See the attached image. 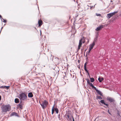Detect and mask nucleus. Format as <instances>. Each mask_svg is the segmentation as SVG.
<instances>
[{"instance_id":"nucleus-1","label":"nucleus","mask_w":121,"mask_h":121,"mask_svg":"<svg viewBox=\"0 0 121 121\" xmlns=\"http://www.w3.org/2000/svg\"><path fill=\"white\" fill-rule=\"evenodd\" d=\"M18 98L21 101L22 100H26L27 97L25 93L22 92L21 94H19V97H18Z\"/></svg>"},{"instance_id":"nucleus-2","label":"nucleus","mask_w":121,"mask_h":121,"mask_svg":"<svg viewBox=\"0 0 121 121\" xmlns=\"http://www.w3.org/2000/svg\"><path fill=\"white\" fill-rule=\"evenodd\" d=\"M39 103L41 105L42 108L43 109H45L47 105H48V102L46 100L42 101V102L39 101Z\"/></svg>"},{"instance_id":"nucleus-3","label":"nucleus","mask_w":121,"mask_h":121,"mask_svg":"<svg viewBox=\"0 0 121 121\" xmlns=\"http://www.w3.org/2000/svg\"><path fill=\"white\" fill-rule=\"evenodd\" d=\"M2 111L4 112H6L8 111H9L11 109L9 105H5L2 108Z\"/></svg>"},{"instance_id":"nucleus-4","label":"nucleus","mask_w":121,"mask_h":121,"mask_svg":"<svg viewBox=\"0 0 121 121\" xmlns=\"http://www.w3.org/2000/svg\"><path fill=\"white\" fill-rule=\"evenodd\" d=\"M84 38V37H83V38L79 40V45L78 46V50H79L80 49V47L82 44V43H84L85 42Z\"/></svg>"},{"instance_id":"nucleus-5","label":"nucleus","mask_w":121,"mask_h":121,"mask_svg":"<svg viewBox=\"0 0 121 121\" xmlns=\"http://www.w3.org/2000/svg\"><path fill=\"white\" fill-rule=\"evenodd\" d=\"M95 43L94 42H93V43L91 44L90 46V47L89 48V51L88 52H87L86 54H88L89 53L91 50L93 48V47L95 45Z\"/></svg>"},{"instance_id":"nucleus-6","label":"nucleus","mask_w":121,"mask_h":121,"mask_svg":"<svg viewBox=\"0 0 121 121\" xmlns=\"http://www.w3.org/2000/svg\"><path fill=\"white\" fill-rule=\"evenodd\" d=\"M118 11L114 12L113 13H110L107 14V16L108 18H110L111 17H112L115 14L117 13Z\"/></svg>"},{"instance_id":"nucleus-7","label":"nucleus","mask_w":121,"mask_h":121,"mask_svg":"<svg viewBox=\"0 0 121 121\" xmlns=\"http://www.w3.org/2000/svg\"><path fill=\"white\" fill-rule=\"evenodd\" d=\"M23 105V104L22 103V101H21L19 104H17V108H19L21 109H22L23 108L22 106Z\"/></svg>"},{"instance_id":"nucleus-8","label":"nucleus","mask_w":121,"mask_h":121,"mask_svg":"<svg viewBox=\"0 0 121 121\" xmlns=\"http://www.w3.org/2000/svg\"><path fill=\"white\" fill-rule=\"evenodd\" d=\"M107 99L110 103L114 102L115 101L113 99L109 97H108L107 98Z\"/></svg>"},{"instance_id":"nucleus-9","label":"nucleus","mask_w":121,"mask_h":121,"mask_svg":"<svg viewBox=\"0 0 121 121\" xmlns=\"http://www.w3.org/2000/svg\"><path fill=\"white\" fill-rule=\"evenodd\" d=\"M104 27V26L103 25H101L97 27L95 29L96 31H99L102 29Z\"/></svg>"},{"instance_id":"nucleus-10","label":"nucleus","mask_w":121,"mask_h":121,"mask_svg":"<svg viewBox=\"0 0 121 121\" xmlns=\"http://www.w3.org/2000/svg\"><path fill=\"white\" fill-rule=\"evenodd\" d=\"M73 116H70L66 117V118L67 120L68 121H72V118H73Z\"/></svg>"},{"instance_id":"nucleus-11","label":"nucleus","mask_w":121,"mask_h":121,"mask_svg":"<svg viewBox=\"0 0 121 121\" xmlns=\"http://www.w3.org/2000/svg\"><path fill=\"white\" fill-rule=\"evenodd\" d=\"M36 75L39 76L40 77H42L43 78L45 77L44 74L43 73H39L38 74H36Z\"/></svg>"},{"instance_id":"nucleus-12","label":"nucleus","mask_w":121,"mask_h":121,"mask_svg":"<svg viewBox=\"0 0 121 121\" xmlns=\"http://www.w3.org/2000/svg\"><path fill=\"white\" fill-rule=\"evenodd\" d=\"M100 102L102 104L105 105L107 107H108V104H106L105 103V101L104 100H101L100 101Z\"/></svg>"},{"instance_id":"nucleus-13","label":"nucleus","mask_w":121,"mask_h":121,"mask_svg":"<svg viewBox=\"0 0 121 121\" xmlns=\"http://www.w3.org/2000/svg\"><path fill=\"white\" fill-rule=\"evenodd\" d=\"M65 116L66 117L67 116H70L73 115H72L70 112L68 111L67 113H66V115H65Z\"/></svg>"},{"instance_id":"nucleus-14","label":"nucleus","mask_w":121,"mask_h":121,"mask_svg":"<svg viewBox=\"0 0 121 121\" xmlns=\"http://www.w3.org/2000/svg\"><path fill=\"white\" fill-rule=\"evenodd\" d=\"M33 96V95L31 92L29 93L28 94V96L29 98L32 97Z\"/></svg>"},{"instance_id":"nucleus-15","label":"nucleus","mask_w":121,"mask_h":121,"mask_svg":"<svg viewBox=\"0 0 121 121\" xmlns=\"http://www.w3.org/2000/svg\"><path fill=\"white\" fill-rule=\"evenodd\" d=\"M11 116H18V115L17 113L15 112H13L11 114Z\"/></svg>"},{"instance_id":"nucleus-16","label":"nucleus","mask_w":121,"mask_h":121,"mask_svg":"<svg viewBox=\"0 0 121 121\" xmlns=\"http://www.w3.org/2000/svg\"><path fill=\"white\" fill-rule=\"evenodd\" d=\"M96 91L97 92L99 95H101L102 96H103V95L101 93V92L100 91L98 90L97 89L96 90Z\"/></svg>"},{"instance_id":"nucleus-17","label":"nucleus","mask_w":121,"mask_h":121,"mask_svg":"<svg viewBox=\"0 0 121 121\" xmlns=\"http://www.w3.org/2000/svg\"><path fill=\"white\" fill-rule=\"evenodd\" d=\"M98 35H96L95 38L94 39L93 42H94V43H95V42L97 40V39L98 38Z\"/></svg>"},{"instance_id":"nucleus-18","label":"nucleus","mask_w":121,"mask_h":121,"mask_svg":"<svg viewBox=\"0 0 121 121\" xmlns=\"http://www.w3.org/2000/svg\"><path fill=\"white\" fill-rule=\"evenodd\" d=\"M19 100L17 98H16L15 99V102L16 103H18L19 102Z\"/></svg>"},{"instance_id":"nucleus-19","label":"nucleus","mask_w":121,"mask_h":121,"mask_svg":"<svg viewBox=\"0 0 121 121\" xmlns=\"http://www.w3.org/2000/svg\"><path fill=\"white\" fill-rule=\"evenodd\" d=\"M39 25V26H40L42 24V21L39 20L38 21Z\"/></svg>"},{"instance_id":"nucleus-20","label":"nucleus","mask_w":121,"mask_h":121,"mask_svg":"<svg viewBox=\"0 0 121 121\" xmlns=\"http://www.w3.org/2000/svg\"><path fill=\"white\" fill-rule=\"evenodd\" d=\"M104 79L103 78H98V80L100 82H101L102 81L104 80Z\"/></svg>"},{"instance_id":"nucleus-21","label":"nucleus","mask_w":121,"mask_h":121,"mask_svg":"<svg viewBox=\"0 0 121 121\" xmlns=\"http://www.w3.org/2000/svg\"><path fill=\"white\" fill-rule=\"evenodd\" d=\"M54 105L52 107V114H53L54 113L55 111L54 108Z\"/></svg>"},{"instance_id":"nucleus-22","label":"nucleus","mask_w":121,"mask_h":121,"mask_svg":"<svg viewBox=\"0 0 121 121\" xmlns=\"http://www.w3.org/2000/svg\"><path fill=\"white\" fill-rule=\"evenodd\" d=\"M90 81L91 82H94V79L93 78H90Z\"/></svg>"},{"instance_id":"nucleus-23","label":"nucleus","mask_w":121,"mask_h":121,"mask_svg":"<svg viewBox=\"0 0 121 121\" xmlns=\"http://www.w3.org/2000/svg\"><path fill=\"white\" fill-rule=\"evenodd\" d=\"M55 111L56 112V113L57 114L59 112V111L58 109L57 108H54Z\"/></svg>"},{"instance_id":"nucleus-24","label":"nucleus","mask_w":121,"mask_h":121,"mask_svg":"<svg viewBox=\"0 0 121 121\" xmlns=\"http://www.w3.org/2000/svg\"><path fill=\"white\" fill-rule=\"evenodd\" d=\"M97 98V99H102V98L99 96L97 95L96 96Z\"/></svg>"},{"instance_id":"nucleus-25","label":"nucleus","mask_w":121,"mask_h":121,"mask_svg":"<svg viewBox=\"0 0 121 121\" xmlns=\"http://www.w3.org/2000/svg\"><path fill=\"white\" fill-rule=\"evenodd\" d=\"M62 73L63 74V78H64V77H65L66 76V74L65 72H64V73Z\"/></svg>"},{"instance_id":"nucleus-26","label":"nucleus","mask_w":121,"mask_h":121,"mask_svg":"<svg viewBox=\"0 0 121 121\" xmlns=\"http://www.w3.org/2000/svg\"><path fill=\"white\" fill-rule=\"evenodd\" d=\"M9 86H1V87H0L1 88H3L4 87H6V88L7 89H8L9 87Z\"/></svg>"},{"instance_id":"nucleus-27","label":"nucleus","mask_w":121,"mask_h":121,"mask_svg":"<svg viewBox=\"0 0 121 121\" xmlns=\"http://www.w3.org/2000/svg\"><path fill=\"white\" fill-rule=\"evenodd\" d=\"M91 87L95 89L96 91L97 89H96V88L93 85Z\"/></svg>"},{"instance_id":"nucleus-28","label":"nucleus","mask_w":121,"mask_h":121,"mask_svg":"<svg viewBox=\"0 0 121 121\" xmlns=\"http://www.w3.org/2000/svg\"><path fill=\"white\" fill-rule=\"evenodd\" d=\"M91 87L95 89L96 91L97 89H96V88L93 85Z\"/></svg>"},{"instance_id":"nucleus-29","label":"nucleus","mask_w":121,"mask_h":121,"mask_svg":"<svg viewBox=\"0 0 121 121\" xmlns=\"http://www.w3.org/2000/svg\"><path fill=\"white\" fill-rule=\"evenodd\" d=\"M2 19L3 20V22H4L5 23L6 22V20L4 19L3 18H2Z\"/></svg>"},{"instance_id":"nucleus-30","label":"nucleus","mask_w":121,"mask_h":121,"mask_svg":"<svg viewBox=\"0 0 121 121\" xmlns=\"http://www.w3.org/2000/svg\"><path fill=\"white\" fill-rule=\"evenodd\" d=\"M95 5H94V6H91V7H90V9H93L95 7Z\"/></svg>"},{"instance_id":"nucleus-31","label":"nucleus","mask_w":121,"mask_h":121,"mask_svg":"<svg viewBox=\"0 0 121 121\" xmlns=\"http://www.w3.org/2000/svg\"><path fill=\"white\" fill-rule=\"evenodd\" d=\"M84 69L86 71V73L88 72V71L86 67L84 68Z\"/></svg>"},{"instance_id":"nucleus-32","label":"nucleus","mask_w":121,"mask_h":121,"mask_svg":"<svg viewBox=\"0 0 121 121\" xmlns=\"http://www.w3.org/2000/svg\"><path fill=\"white\" fill-rule=\"evenodd\" d=\"M87 82L88 83V84H89L90 83V80L88 79H87Z\"/></svg>"},{"instance_id":"nucleus-33","label":"nucleus","mask_w":121,"mask_h":121,"mask_svg":"<svg viewBox=\"0 0 121 121\" xmlns=\"http://www.w3.org/2000/svg\"><path fill=\"white\" fill-rule=\"evenodd\" d=\"M90 85V86H91V87L93 85L91 83H90V84H89Z\"/></svg>"},{"instance_id":"nucleus-34","label":"nucleus","mask_w":121,"mask_h":121,"mask_svg":"<svg viewBox=\"0 0 121 121\" xmlns=\"http://www.w3.org/2000/svg\"><path fill=\"white\" fill-rule=\"evenodd\" d=\"M96 15L97 16H101V15L100 14H98L97 13H96Z\"/></svg>"},{"instance_id":"nucleus-35","label":"nucleus","mask_w":121,"mask_h":121,"mask_svg":"<svg viewBox=\"0 0 121 121\" xmlns=\"http://www.w3.org/2000/svg\"><path fill=\"white\" fill-rule=\"evenodd\" d=\"M86 63H87V62H86L84 66V68L86 67Z\"/></svg>"},{"instance_id":"nucleus-36","label":"nucleus","mask_w":121,"mask_h":121,"mask_svg":"<svg viewBox=\"0 0 121 121\" xmlns=\"http://www.w3.org/2000/svg\"><path fill=\"white\" fill-rule=\"evenodd\" d=\"M60 114H59V115H58V118L60 120Z\"/></svg>"},{"instance_id":"nucleus-37","label":"nucleus","mask_w":121,"mask_h":121,"mask_svg":"<svg viewBox=\"0 0 121 121\" xmlns=\"http://www.w3.org/2000/svg\"><path fill=\"white\" fill-rule=\"evenodd\" d=\"M40 77L39 76V77H37L36 78H38L39 79H40Z\"/></svg>"},{"instance_id":"nucleus-38","label":"nucleus","mask_w":121,"mask_h":121,"mask_svg":"<svg viewBox=\"0 0 121 121\" xmlns=\"http://www.w3.org/2000/svg\"><path fill=\"white\" fill-rule=\"evenodd\" d=\"M108 113L110 114H111V113H110V112H109V110H108Z\"/></svg>"},{"instance_id":"nucleus-39","label":"nucleus","mask_w":121,"mask_h":121,"mask_svg":"<svg viewBox=\"0 0 121 121\" xmlns=\"http://www.w3.org/2000/svg\"><path fill=\"white\" fill-rule=\"evenodd\" d=\"M87 73V74H88V75L89 76V77H90V75H89V73L88 72Z\"/></svg>"},{"instance_id":"nucleus-40","label":"nucleus","mask_w":121,"mask_h":121,"mask_svg":"<svg viewBox=\"0 0 121 121\" xmlns=\"http://www.w3.org/2000/svg\"><path fill=\"white\" fill-rule=\"evenodd\" d=\"M72 119H73V121H74L73 117V118H72Z\"/></svg>"},{"instance_id":"nucleus-41","label":"nucleus","mask_w":121,"mask_h":121,"mask_svg":"<svg viewBox=\"0 0 121 121\" xmlns=\"http://www.w3.org/2000/svg\"><path fill=\"white\" fill-rule=\"evenodd\" d=\"M1 96L0 95V101L1 100Z\"/></svg>"},{"instance_id":"nucleus-42","label":"nucleus","mask_w":121,"mask_h":121,"mask_svg":"<svg viewBox=\"0 0 121 121\" xmlns=\"http://www.w3.org/2000/svg\"><path fill=\"white\" fill-rule=\"evenodd\" d=\"M0 18L1 19L2 17H1V16L0 15Z\"/></svg>"},{"instance_id":"nucleus-43","label":"nucleus","mask_w":121,"mask_h":121,"mask_svg":"<svg viewBox=\"0 0 121 121\" xmlns=\"http://www.w3.org/2000/svg\"><path fill=\"white\" fill-rule=\"evenodd\" d=\"M40 35H41V34H42V33H41V30L40 31Z\"/></svg>"},{"instance_id":"nucleus-44","label":"nucleus","mask_w":121,"mask_h":121,"mask_svg":"<svg viewBox=\"0 0 121 121\" xmlns=\"http://www.w3.org/2000/svg\"><path fill=\"white\" fill-rule=\"evenodd\" d=\"M63 82L65 84H66V82Z\"/></svg>"},{"instance_id":"nucleus-45","label":"nucleus","mask_w":121,"mask_h":121,"mask_svg":"<svg viewBox=\"0 0 121 121\" xmlns=\"http://www.w3.org/2000/svg\"><path fill=\"white\" fill-rule=\"evenodd\" d=\"M113 2V1L112 0H111V1H110L111 2Z\"/></svg>"},{"instance_id":"nucleus-46","label":"nucleus","mask_w":121,"mask_h":121,"mask_svg":"<svg viewBox=\"0 0 121 121\" xmlns=\"http://www.w3.org/2000/svg\"><path fill=\"white\" fill-rule=\"evenodd\" d=\"M74 75H73V78L74 77Z\"/></svg>"},{"instance_id":"nucleus-47","label":"nucleus","mask_w":121,"mask_h":121,"mask_svg":"<svg viewBox=\"0 0 121 121\" xmlns=\"http://www.w3.org/2000/svg\"><path fill=\"white\" fill-rule=\"evenodd\" d=\"M87 6L88 7H89L90 6H89V5H87Z\"/></svg>"},{"instance_id":"nucleus-48","label":"nucleus","mask_w":121,"mask_h":121,"mask_svg":"<svg viewBox=\"0 0 121 121\" xmlns=\"http://www.w3.org/2000/svg\"><path fill=\"white\" fill-rule=\"evenodd\" d=\"M70 75L71 76V74H70Z\"/></svg>"}]
</instances>
